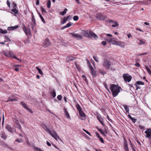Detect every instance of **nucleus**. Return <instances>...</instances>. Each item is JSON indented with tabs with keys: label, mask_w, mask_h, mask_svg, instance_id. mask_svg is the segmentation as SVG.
Masks as SVG:
<instances>
[{
	"label": "nucleus",
	"mask_w": 151,
	"mask_h": 151,
	"mask_svg": "<svg viewBox=\"0 0 151 151\" xmlns=\"http://www.w3.org/2000/svg\"><path fill=\"white\" fill-rule=\"evenodd\" d=\"M110 88L111 92L112 95L114 97L116 96L120 91L121 87L117 85L111 84L110 85Z\"/></svg>",
	"instance_id": "obj_1"
},
{
	"label": "nucleus",
	"mask_w": 151,
	"mask_h": 151,
	"mask_svg": "<svg viewBox=\"0 0 151 151\" xmlns=\"http://www.w3.org/2000/svg\"><path fill=\"white\" fill-rule=\"evenodd\" d=\"M51 136L54 138L56 140H57V138H58L61 142H63L62 139L59 137L57 133L54 130L51 131L50 133Z\"/></svg>",
	"instance_id": "obj_2"
},
{
	"label": "nucleus",
	"mask_w": 151,
	"mask_h": 151,
	"mask_svg": "<svg viewBox=\"0 0 151 151\" xmlns=\"http://www.w3.org/2000/svg\"><path fill=\"white\" fill-rule=\"evenodd\" d=\"M124 80L127 82H129L132 78V77L127 74H124L123 75Z\"/></svg>",
	"instance_id": "obj_3"
},
{
	"label": "nucleus",
	"mask_w": 151,
	"mask_h": 151,
	"mask_svg": "<svg viewBox=\"0 0 151 151\" xmlns=\"http://www.w3.org/2000/svg\"><path fill=\"white\" fill-rule=\"evenodd\" d=\"M103 65L106 68L109 69L111 65V63L109 60L106 59H104V62L103 63Z\"/></svg>",
	"instance_id": "obj_4"
},
{
	"label": "nucleus",
	"mask_w": 151,
	"mask_h": 151,
	"mask_svg": "<svg viewBox=\"0 0 151 151\" xmlns=\"http://www.w3.org/2000/svg\"><path fill=\"white\" fill-rule=\"evenodd\" d=\"M81 33L82 35L85 37L90 38H91V36L90 35L89 32H88L87 30H82Z\"/></svg>",
	"instance_id": "obj_5"
},
{
	"label": "nucleus",
	"mask_w": 151,
	"mask_h": 151,
	"mask_svg": "<svg viewBox=\"0 0 151 151\" xmlns=\"http://www.w3.org/2000/svg\"><path fill=\"white\" fill-rule=\"evenodd\" d=\"M114 42H115V43H112V44L119 45L122 47H124L125 46L124 43L123 42H122L120 41H114Z\"/></svg>",
	"instance_id": "obj_6"
},
{
	"label": "nucleus",
	"mask_w": 151,
	"mask_h": 151,
	"mask_svg": "<svg viewBox=\"0 0 151 151\" xmlns=\"http://www.w3.org/2000/svg\"><path fill=\"white\" fill-rule=\"evenodd\" d=\"M70 34L72 36L77 38L78 40H81L83 39L82 36L80 34L73 33H70Z\"/></svg>",
	"instance_id": "obj_7"
},
{
	"label": "nucleus",
	"mask_w": 151,
	"mask_h": 151,
	"mask_svg": "<svg viewBox=\"0 0 151 151\" xmlns=\"http://www.w3.org/2000/svg\"><path fill=\"white\" fill-rule=\"evenodd\" d=\"M96 18L98 19L104 20L106 19V17L104 15L102 14H97Z\"/></svg>",
	"instance_id": "obj_8"
},
{
	"label": "nucleus",
	"mask_w": 151,
	"mask_h": 151,
	"mask_svg": "<svg viewBox=\"0 0 151 151\" xmlns=\"http://www.w3.org/2000/svg\"><path fill=\"white\" fill-rule=\"evenodd\" d=\"M21 104L22 106L25 108L27 109L30 112L32 113V110L28 108L27 104H26L23 101H22L21 102Z\"/></svg>",
	"instance_id": "obj_9"
},
{
	"label": "nucleus",
	"mask_w": 151,
	"mask_h": 151,
	"mask_svg": "<svg viewBox=\"0 0 151 151\" xmlns=\"http://www.w3.org/2000/svg\"><path fill=\"white\" fill-rule=\"evenodd\" d=\"M90 65L89 66V67L91 70V74L94 77H95L96 76V74L95 71L93 69V68L92 66H91L90 64Z\"/></svg>",
	"instance_id": "obj_10"
},
{
	"label": "nucleus",
	"mask_w": 151,
	"mask_h": 151,
	"mask_svg": "<svg viewBox=\"0 0 151 151\" xmlns=\"http://www.w3.org/2000/svg\"><path fill=\"white\" fill-rule=\"evenodd\" d=\"M23 29L24 31V32L27 35H30L31 34L30 29L27 30L25 25H24V26H23Z\"/></svg>",
	"instance_id": "obj_11"
},
{
	"label": "nucleus",
	"mask_w": 151,
	"mask_h": 151,
	"mask_svg": "<svg viewBox=\"0 0 151 151\" xmlns=\"http://www.w3.org/2000/svg\"><path fill=\"white\" fill-rule=\"evenodd\" d=\"M9 55L10 56L9 57H11V58H14L16 59L17 60L20 61H21V60L19 59V58H17L15 56H14V53L12 52H9Z\"/></svg>",
	"instance_id": "obj_12"
},
{
	"label": "nucleus",
	"mask_w": 151,
	"mask_h": 151,
	"mask_svg": "<svg viewBox=\"0 0 151 151\" xmlns=\"http://www.w3.org/2000/svg\"><path fill=\"white\" fill-rule=\"evenodd\" d=\"M145 132L147 134L146 137H149L151 136V130L150 129H148L145 131Z\"/></svg>",
	"instance_id": "obj_13"
},
{
	"label": "nucleus",
	"mask_w": 151,
	"mask_h": 151,
	"mask_svg": "<svg viewBox=\"0 0 151 151\" xmlns=\"http://www.w3.org/2000/svg\"><path fill=\"white\" fill-rule=\"evenodd\" d=\"M89 33L91 36V37H93L95 39H96L98 37L96 35V34L93 33V32L91 31H89Z\"/></svg>",
	"instance_id": "obj_14"
},
{
	"label": "nucleus",
	"mask_w": 151,
	"mask_h": 151,
	"mask_svg": "<svg viewBox=\"0 0 151 151\" xmlns=\"http://www.w3.org/2000/svg\"><path fill=\"white\" fill-rule=\"evenodd\" d=\"M44 44L46 47L49 46L50 45V42L48 38L45 40Z\"/></svg>",
	"instance_id": "obj_15"
},
{
	"label": "nucleus",
	"mask_w": 151,
	"mask_h": 151,
	"mask_svg": "<svg viewBox=\"0 0 151 151\" xmlns=\"http://www.w3.org/2000/svg\"><path fill=\"white\" fill-rule=\"evenodd\" d=\"M69 16H68L65 17L64 18L62 19L61 21V23L62 24H63L64 23H65L68 19Z\"/></svg>",
	"instance_id": "obj_16"
},
{
	"label": "nucleus",
	"mask_w": 151,
	"mask_h": 151,
	"mask_svg": "<svg viewBox=\"0 0 151 151\" xmlns=\"http://www.w3.org/2000/svg\"><path fill=\"white\" fill-rule=\"evenodd\" d=\"M18 27V26L17 25H16L14 27H9L7 29L8 30L11 31L16 29Z\"/></svg>",
	"instance_id": "obj_17"
},
{
	"label": "nucleus",
	"mask_w": 151,
	"mask_h": 151,
	"mask_svg": "<svg viewBox=\"0 0 151 151\" xmlns=\"http://www.w3.org/2000/svg\"><path fill=\"white\" fill-rule=\"evenodd\" d=\"M137 41H139V42H137V43L138 44V45H141L143 44H146V42L145 41H144L143 40H142L137 39Z\"/></svg>",
	"instance_id": "obj_18"
},
{
	"label": "nucleus",
	"mask_w": 151,
	"mask_h": 151,
	"mask_svg": "<svg viewBox=\"0 0 151 151\" xmlns=\"http://www.w3.org/2000/svg\"><path fill=\"white\" fill-rule=\"evenodd\" d=\"M6 129L10 132L12 133L13 132V129L12 128L9 126L8 125L6 126Z\"/></svg>",
	"instance_id": "obj_19"
},
{
	"label": "nucleus",
	"mask_w": 151,
	"mask_h": 151,
	"mask_svg": "<svg viewBox=\"0 0 151 151\" xmlns=\"http://www.w3.org/2000/svg\"><path fill=\"white\" fill-rule=\"evenodd\" d=\"M124 149L125 151H129V149L127 146V144L126 142H125L124 144Z\"/></svg>",
	"instance_id": "obj_20"
},
{
	"label": "nucleus",
	"mask_w": 151,
	"mask_h": 151,
	"mask_svg": "<svg viewBox=\"0 0 151 151\" xmlns=\"http://www.w3.org/2000/svg\"><path fill=\"white\" fill-rule=\"evenodd\" d=\"M35 20L32 19V22L31 23V27L32 30L34 29V27L35 25Z\"/></svg>",
	"instance_id": "obj_21"
},
{
	"label": "nucleus",
	"mask_w": 151,
	"mask_h": 151,
	"mask_svg": "<svg viewBox=\"0 0 151 151\" xmlns=\"http://www.w3.org/2000/svg\"><path fill=\"white\" fill-rule=\"evenodd\" d=\"M17 101V100L15 99H11L10 97H9L8 99V100L7 101H6L5 102H7L9 101Z\"/></svg>",
	"instance_id": "obj_22"
},
{
	"label": "nucleus",
	"mask_w": 151,
	"mask_h": 151,
	"mask_svg": "<svg viewBox=\"0 0 151 151\" xmlns=\"http://www.w3.org/2000/svg\"><path fill=\"white\" fill-rule=\"evenodd\" d=\"M1 137L4 139H6L7 137L6 135L4 132H2L1 134Z\"/></svg>",
	"instance_id": "obj_23"
},
{
	"label": "nucleus",
	"mask_w": 151,
	"mask_h": 151,
	"mask_svg": "<svg viewBox=\"0 0 151 151\" xmlns=\"http://www.w3.org/2000/svg\"><path fill=\"white\" fill-rule=\"evenodd\" d=\"M97 119H98V120H99V121L100 122V123L101 124H102L103 126H104V125L103 124V122L102 121L103 119H102V118L101 117H99V116H98L97 117Z\"/></svg>",
	"instance_id": "obj_24"
},
{
	"label": "nucleus",
	"mask_w": 151,
	"mask_h": 151,
	"mask_svg": "<svg viewBox=\"0 0 151 151\" xmlns=\"http://www.w3.org/2000/svg\"><path fill=\"white\" fill-rule=\"evenodd\" d=\"M64 112L65 115L67 118H70V116L68 112L66 111L65 109H64Z\"/></svg>",
	"instance_id": "obj_25"
},
{
	"label": "nucleus",
	"mask_w": 151,
	"mask_h": 151,
	"mask_svg": "<svg viewBox=\"0 0 151 151\" xmlns=\"http://www.w3.org/2000/svg\"><path fill=\"white\" fill-rule=\"evenodd\" d=\"M144 85V83L142 81H137L134 84V85Z\"/></svg>",
	"instance_id": "obj_26"
},
{
	"label": "nucleus",
	"mask_w": 151,
	"mask_h": 151,
	"mask_svg": "<svg viewBox=\"0 0 151 151\" xmlns=\"http://www.w3.org/2000/svg\"><path fill=\"white\" fill-rule=\"evenodd\" d=\"M80 116L82 117H85L86 116L84 112L82 111V110L79 112Z\"/></svg>",
	"instance_id": "obj_27"
},
{
	"label": "nucleus",
	"mask_w": 151,
	"mask_h": 151,
	"mask_svg": "<svg viewBox=\"0 0 151 151\" xmlns=\"http://www.w3.org/2000/svg\"><path fill=\"white\" fill-rule=\"evenodd\" d=\"M67 11V9L66 8L64 9V10L63 12H61L60 13V14L62 15H63L66 13V12Z\"/></svg>",
	"instance_id": "obj_28"
},
{
	"label": "nucleus",
	"mask_w": 151,
	"mask_h": 151,
	"mask_svg": "<svg viewBox=\"0 0 151 151\" xmlns=\"http://www.w3.org/2000/svg\"><path fill=\"white\" fill-rule=\"evenodd\" d=\"M0 32L1 34H4L7 33V31L6 30H4L2 29H0Z\"/></svg>",
	"instance_id": "obj_29"
},
{
	"label": "nucleus",
	"mask_w": 151,
	"mask_h": 151,
	"mask_svg": "<svg viewBox=\"0 0 151 151\" xmlns=\"http://www.w3.org/2000/svg\"><path fill=\"white\" fill-rule=\"evenodd\" d=\"M51 95L54 98L56 96V93L54 90L51 91L50 93Z\"/></svg>",
	"instance_id": "obj_30"
},
{
	"label": "nucleus",
	"mask_w": 151,
	"mask_h": 151,
	"mask_svg": "<svg viewBox=\"0 0 151 151\" xmlns=\"http://www.w3.org/2000/svg\"><path fill=\"white\" fill-rule=\"evenodd\" d=\"M36 68L38 70L39 73L41 75H42L43 74V73L41 69H40L37 67H36Z\"/></svg>",
	"instance_id": "obj_31"
},
{
	"label": "nucleus",
	"mask_w": 151,
	"mask_h": 151,
	"mask_svg": "<svg viewBox=\"0 0 151 151\" xmlns=\"http://www.w3.org/2000/svg\"><path fill=\"white\" fill-rule=\"evenodd\" d=\"M72 25V24L71 22H70L69 23H68L67 24H66V25L64 26V28H66L68 27H70Z\"/></svg>",
	"instance_id": "obj_32"
},
{
	"label": "nucleus",
	"mask_w": 151,
	"mask_h": 151,
	"mask_svg": "<svg viewBox=\"0 0 151 151\" xmlns=\"http://www.w3.org/2000/svg\"><path fill=\"white\" fill-rule=\"evenodd\" d=\"M99 131L104 136H106V135L104 133V132L101 129H99Z\"/></svg>",
	"instance_id": "obj_33"
},
{
	"label": "nucleus",
	"mask_w": 151,
	"mask_h": 151,
	"mask_svg": "<svg viewBox=\"0 0 151 151\" xmlns=\"http://www.w3.org/2000/svg\"><path fill=\"white\" fill-rule=\"evenodd\" d=\"M12 12H14L15 14H17L18 13V11L16 9V8H13L12 10Z\"/></svg>",
	"instance_id": "obj_34"
},
{
	"label": "nucleus",
	"mask_w": 151,
	"mask_h": 151,
	"mask_svg": "<svg viewBox=\"0 0 151 151\" xmlns=\"http://www.w3.org/2000/svg\"><path fill=\"white\" fill-rule=\"evenodd\" d=\"M124 107L126 112H129V109L127 105H124Z\"/></svg>",
	"instance_id": "obj_35"
},
{
	"label": "nucleus",
	"mask_w": 151,
	"mask_h": 151,
	"mask_svg": "<svg viewBox=\"0 0 151 151\" xmlns=\"http://www.w3.org/2000/svg\"><path fill=\"white\" fill-rule=\"evenodd\" d=\"M68 58L69 60H73L75 59V58L72 56H69L68 57Z\"/></svg>",
	"instance_id": "obj_36"
},
{
	"label": "nucleus",
	"mask_w": 151,
	"mask_h": 151,
	"mask_svg": "<svg viewBox=\"0 0 151 151\" xmlns=\"http://www.w3.org/2000/svg\"><path fill=\"white\" fill-rule=\"evenodd\" d=\"M51 5V1L50 0H49L48 1L47 3V6L48 8H50V7Z\"/></svg>",
	"instance_id": "obj_37"
},
{
	"label": "nucleus",
	"mask_w": 151,
	"mask_h": 151,
	"mask_svg": "<svg viewBox=\"0 0 151 151\" xmlns=\"http://www.w3.org/2000/svg\"><path fill=\"white\" fill-rule=\"evenodd\" d=\"M39 16H40V19H41L42 20V22L44 23H45V20L43 18V17L40 14H39Z\"/></svg>",
	"instance_id": "obj_38"
},
{
	"label": "nucleus",
	"mask_w": 151,
	"mask_h": 151,
	"mask_svg": "<svg viewBox=\"0 0 151 151\" xmlns=\"http://www.w3.org/2000/svg\"><path fill=\"white\" fill-rule=\"evenodd\" d=\"M44 129L46 131L49 133H50L51 131L50 130L49 128L47 127H45V128Z\"/></svg>",
	"instance_id": "obj_39"
},
{
	"label": "nucleus",
	"mask_w": 151,
	"mask_h": 151,
	"mask_svg": "<svg viewBox=\"0 0 151 151\" xmlns=\"http://www.w3.org/2000/svg\"><path fill=\"white\" fill-rule=\"evenodd\" d=\"M4 54L5 55V56L7 57H9V52H4Z\"/></svg>",
	"instance_id": "obj_40"
},
{
	"label": "nucleus",
	"mask_w": 151,
	"mask_h": 151,
	"mask_svg": "<svg viewBox=\"0 0 151 151\" xmlns=\"http://www.w3.org/2000/svg\"><path fill=\"white\" fill-rule=\"evenodd\" d=\"M76 106V107H77V109L78 110V112L80 111L81 110H82L81 108V107L79 105H78V104Z\"/></svg>",
	"instance_id": "obj_41"
},
{
	"label": "nucleus",
	"mask_w": 151,
	"mask_h": 151,
	"mask_svg": "<svg viewBox=\"0 0 151 151\" xmlns=\"http://www.w3.org/2000/svg\"><path fill=\"white\" fill-rule=\"evenodd\" d=\"M78 17L77 16H74L73 17V20L75 21H77L78 20Z\"/></svg>",
	"instance_id": "obj_42"
},
{
	"label": "nucleus",
	"mask_w": 151,
	"mask_h": 151,
	"mask_svg": "<svg viewBox=\"0 0 151 151\" xmlns=\"http://www.w3.org/2000/svg\"><path fill=\"white\" fill-rule=\"evenodd\" d=\"M16 123L17 124V128H18L19 129H21V126L18 123V122H16Z\"/></svg>",
	"instance_id": "obj_43"
},
{
	"label": "nucleus",
	"mask_w": 151,
	"mask_h": 151,
	"mask_svg": "<svg viewBox=\"0 0 151 151\" xmlns=\"http://www.w3.org/2000/svg\"><path fill=\"white\" fill-rule=\"evenodd\" d=\"M4 37H5V39L7 41H11V40L8 37H7L6 36H5Z\"/></svg>",
	"instance_id": "obj_44"
},
{
	"label": "nucleus",
	"mask_w": 151,
	"mask_h": 151,
	"mask_svg": "<svg viewBox=\"0 0 151 151\" xmlns=\"http://www.w3.org/2000/svg\"><path fill=\"white\" fill-rule=\"evenodd\" d=\"M62 96L60 95L58 96L57 97L58 99L60 101H61L62 100Z\"/></svg>",
	"instance_id": "obj_45"
},
{
	"label": "nucleus",
	"mask_w": 151,
	"mask_h": 151,
	"mask_svg": "<svg viewBox=\"0 0 151 151\" xmlns=\"http://www.w3.org/2000/svg\"><path fill=\"white\" fill-rule=\"evenodd\" d=\"M146 69L147 70V71L148 72V73L150 75H151V70L149 68H148L147 67L146 68Z\"/></svg>",
	"instance_id": "obj_46"
},
{
	"label": "nucleus",
	"mask_w": 151,
	"mask_h": 151,
	"mask_svg": "<svg viewBox=\"0 0 151 151\" xmlns=\"http://www.w3.org/2000/svg\"><path fill=\"white\" fill-rule=\"evenodd\" d=\"M93 59L97 63L99 62L98 59V58L95 56H93Z\"/></svg>",
	"instance_id": "obj_47"
},
{
	"label": "nucleus",
	"mask_w": 151,
	"mask_h": 151,
	"mask_svg": "<svg viewBox=\"0 0 151 151\" xmlns=\"http://www.w3.org/2000/svg\"><path fill=\"white\" fill-rule=\"evenodd\" d=\"M83 130L87 133V134H88L89 136H91V134H90V133L88 131H87V130H85V129H83Z\"/></svg>",
	"instance_id": "obj_48"
},
{
	"label": "nucleus",
	"mask_w": 151,
	"mask_h": 151,
	"mask_svg": "<svg viewBox=\"0 0 151 151\" xmlns=\"http://www.w3.org/2000/svg\"><path fill=\"white\" fill-rule=\"evenodd\" d=\"M104 87H105V88L108 91H109V88H108L107 85L106 84H104Z\"/></svg>",
	"instance_id": "obj_49"
},
{
	"label": "nucleus",
	"mask_w": 151,
	"mask_h": 151,
	"mask_svg": "<svg viewBox=\"0 0 151 151\" xmlns=\"http://www.w3.org/2000/svg\"><path fill=\"white\" fill-rule=\"evenodd\" d=\"M35 149L36 151H42L41 149L40 148H38L37 147H35Z\"/></svg>",
	"instance_id": "obj_50"
},
{
	"label": "nucleus",
	"mask_w": 151,
	"mask_h": 151,
	"mask_svg": "<svg viewBox=\"0 0 151 151\" xmlns=\"http://www.w3.org/2000/svg\"><path fill=\"white\" fill-rule=\"evenodd\" d=\"M114 23L115 24H113L112 25V27H115L118 25V24L117 23V22H115Z\"/></svg>",
	"instance_id": "obj_51"
},
{
	"label": "nucleus",
	"mask_w": 151,
	"mask_h": 151,
	"mask_svg": "<svg viewBox=\"0 0 151 151\" xmlns=\"http://www.w3.org/2000/svg\"><path fill=\"white\" fill-rule=\"evenodd\" d=\"M99 139L100 140L102 143H104V140L102 137H99Z\"/></svg>",
	"instance_id": "obj_52"
},
{
	"label": "nucleus",
	"mask_w": 151,
	"mask_h": 151,
	"mask_svg": "<svg viewBox=\"0 0 151 151\" xmlns=\"http://www.w3.org/2000/svg\"><path fill=\"white\" fill-rule=\"evenodd\" d=\"M99 71L100 73L101 74H102L103 75H104L106 73V72L102 71L101 70H99Z\"/></svg>",
	"instance_id": "obj_53"
},
{
	"label": "nucleus",
	"mask_w": 151,
	"mask_h": 151,
	"mask_svg": "<svg viewBox=\"0 0 151 151\" xmlns=\"http://www.w3.org/2000/svg\"><path fill=\"white\" fill-rule=\"evenodd\" d=\"M114 38H111L110 39V40L109 41V42H111L112 43H112L113 42H114V40H113Z\"/></svg>",
	"instance_id": "obj_54"
},
{
	"label": "nucleus",
	"mask_w": 151,
	"mask_h": 151,
	"mask_svg": "<svg viewBox=\"0 0 151 151\" xmlns=\"http://www.w3.org/2000/svg\"><path fill=\"white\" fill-rule=\"evenodd\" d=\"M41 9L42 12H45V13H46L47 12H46L45 11V9L44 8H43L42 7H41Z\"/></svg>",
	"instance_id": "obj_55"
},
{
	"label": "nucleus",
	"mask_w": 151,
	"mask_h": 151,
	"mask_svg": "<svg viewBox=\"0 0 151 151\" xmlns=\"http://www.w3.org/2000/svg\"><path fill=\"white\" fill-rule=\"evenodd\" d=\"M101 44L104 45H106V41H103L101 42Z\"/></svg>",
	"instance_id": "obj_56"
},
{
	"label": "nucleus",
	"mask_w": 151,
	"mask_h": 151,
	"mask_svg": "<svg viewBox=\"0 0 151 151\" xmlns=\"http://www.w3.org/2000/svg\"><path fill=\"white\" fill-rule=\"evenodd\" d=\"M131 145L132 150L133 151H136V150H135L133 146V145H132V143L131 144Z\"/></svg>",
	"instance_id": "obj_57"
},
{
	"label": "nucleus",
	"mask_w": 151,
	"mask_h": 151,
	"mask_svg": "<svg viewBox=\"0 0 151 151\" xmlns=\"http://www.w3.org/2000/svg\"><path fill=\"white\" fill-rule=\"evenodd\" d=\"M147 54V53L145 52H144V53H142L139 54L138 55L139 56H140V55H146Z\"/></svg>",
	"instance_id": "obj_58"
},
{
	"label": "nucleus",
	"mask_w": 151,
	"mask_h": 151,
	"mask_svg": "<svg viewBox=\"0 0 151 151\" xmlns=\"http://www.w3.org/2000/svg\"><path fill=\"white\" fill-rule=\"evenodd\" d=\"M127 37H128V38H129L130 37H132V36L130 34H128L127 35Z\"/></svg>",
	"instance_id": "obj_59"
},
{
	"label": "nucleus",
	"mask_w": 151,
	"mask_h": 151,
	"mask_svg": "<svg viewBox=\"0 0 151 151\" xmlns=\"http://www.w3.org/2000/svg\"><path fill=\"white\" fill-rule=\"evenodd\" d=\"M7 5L9 7L10 6V3L9 1L8 0L7 1Z\"/></svg>",
	"instance_id": "obj_60"
},
{
	"label": "nucleus",
	"mask_w": 151,
	"mask_h": 151,
	"mask_svg": "<svg viewBox=\"0 0 151 151\" xmlns=\"http://www.w3.org/2000/svg\"><path fill=\"white\" fill-rule=\"evenodd\" d=\"M13 8H17V6L16 4L13 3Z\"/></svg>",
	"instance_id": "obj_61"
},
{
	"label": "nucleus",
	"mask_w": 151,
	"mask_h": 151,
	"mask_svg": "<svg viewBox=\"0 0 151 151\" xmlns=\"http://www.w3.org/2000/svg\"><path fill=\"white\" fill-rule=\"evenodd\" d=\"M131 120L134 123H135L136 121V119H134L133 118L131 119Z\"/></svg>",
	"instance_id": "obj_62"
},
{
	"label": "nucleus",
	"mask_w": 151,
	"mask_h": 151,
	"mask_svg": "<svg viewBox=\"0 0 151 151\" xmlns=\"http://www.w3.org/2000/svg\"><path fill=\"white\" fill-rule=\"evenodd\" d=\"M39 4V0H37L36 1V4L37 5H38Z\"/></svg>",
	"instance_id": "obj_63"
},
{
	"label": "nucleus",
	"mask_w": 151,
	"mask_h": 151,
	"mask_svg": "<svg viewBox=\"0 0 151 151\" xmlns=\"http://www.w3.org/2000/svg\"><path fill=\"white\" fill-rule=\"evenodd\" d=\"M135 65L137 67H139L140 66V64L139 63H137L135 64Z\"/></svg>",
	"instance_id": "obj_64"
}]
</instances>
